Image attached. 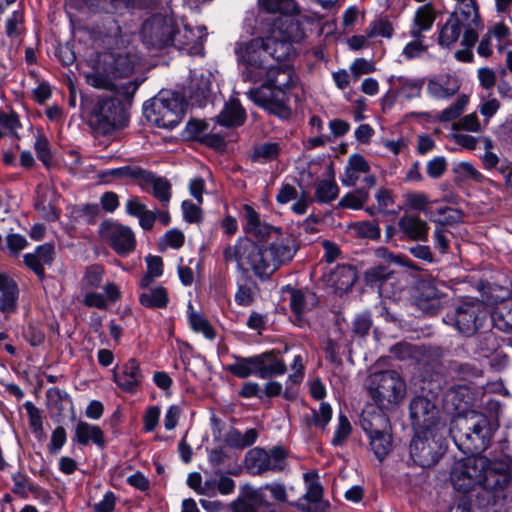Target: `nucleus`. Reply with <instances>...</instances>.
Here are the masks:
<instances>
[{"label":"nucleus","instance_id":"nucleus-1","mask_svg":"<svg viewBox=\"0 0 512 512\" xmlns=\"http://www.w3.org/2000/svg\"><path fill=\"white\" fill-rule=\"evenodd\" d=\"M298 249L299 244L293 235L282 237L267 247L240 239L223 250V259L225 263L236 262L242 271L249 266L257 277L266 279L281 265L290 262Z\"/></svg>","mask_w":512,"mask_h":512},{"label":"nucleus","instance_id":"nucleus-2","mask_svg":"<svg viewBox=\"0 0 512 512\" xmlns=\"http://www.w3.org/2000/svg\"><path fill=\"white\" fill-rule=\"evenodd\" d=\"M138 61L139 56L133 47L100 54L92 72L86 74V81L94 88L114 92L129 99L141 82L134 79L119 83V80L131 76Z\"/></svg>","mask_w":512,"mask_h":512},{"label":"nucleus","instance_id":"nucleus-3","mask_svg":"<svg viewBox=\"0 0 512 512\" xmlns=\"http://www.w3.org/2000/svg\"><path fill=\"white\" fill-rule=\"evenodd\" d=\"M262 84L251 88L246 95L257 106L281 119H288L292 110L288 92L298 85L299 78L289 65L267 66Z\"/></svg>","mask_w":512,"mask_h":512},{"label":"nucleus","instance_id":"nucleus-4","mask_svg":"<svg viewBox=\"0 0 512 512\" xmlns=\"http://www.w3.org/2000/svg\"><path fill=\"white\" fill-rule=\"evenodd\" d=\"M456 445L466 454L486 450L492 438L488 417L475 410L457 414L449 429Z\"/></svg>","mask_w":512,"mask_h":512},{"label":"nucleus","instance_id":"nucleus-5","mask_svg":"<svg viewBox=\"0 0 512 512\" xmlns=\"http://www.w3.org/2000/svg\"><path fill=\"white\" fill-rule=\"evenodd\" d=\"M368 392L380 410H392L404 399L406 384L394 370L372 373L368 378Z\"/></svg>","mask_w":512,"mask_h":512},{"label":"nucleus","instance_id":"nucleus-6","mask_svg":"<svg viewBox=\"0 0 512 512\" xmlns=\"http://www.w3.org/2000/svg\"><path fill=\"white\" fill-rule=\"evenodd\" d=\"M144 116L153 125L172 129L179 124L183 115V99L176 92L161 91L144 105Z\"/></svg>","mask_w":512,"mask_h":512},{"label":"nucleus","instance_id":"nucleus-7","mask_svg":"<svg viewBox=\"0 0 512 512\" xmlns=\"http://www.w3.org/2000/svg\"><path fill=\"white\" fill-rule=\"evenodd\" d=\"M484 469L481 471V486L476 497L487 498L490 503V497L493 503L497 498L502 497V493L508 487L512 476V458L506 456L501 459H489L484 456Z\"/></svg>","mask_w":512,"mask_h":512},{"label":"nucleus","instance_id":"nucleus-8","mask_svg":"<svg viewBox=\"0 0 512 512\" xmlns=\"http://www.w3.org/2000/svg\"><path fill=\"white\" fill-rule=\"evenodd\" d=\"M267 48L269 43L266 44L262 37L236 44L235 53L238 61L244 65L241 72L243 81L253 84L262 82L268 66L266 64Z\"/></svg>","mask_w":512,"mask_h":512},{"label":"nucleus","instance_id":"nucleus-9","mask_svg":"<svg viewBox=\"0 0 512 512\" xmlns=\"http://www.w3.org/2000/svg\"><path fill=\"white\" fill-rule=\"evenodd\" d=\"M302 37L303 32L297 21L287 19L279 24L275 23L272 35L264 38L266 44L269 43L267 56L277 61L289 59L294 53L292 43L300 41Z\"/></svg>","mask_w":512,"mask_h":512},{"label":"nucleus","instance_id":"nucleus-10","mask_svg":"<svg viewBox=\"0 0 512 512\" xmlns=\"http://www.w3.org/2000/svg\"><path fill=\"white\" fill-rule=\"evenodd\" d=\"M488 315L489 310L483 301L468 299L460 302L447 318L459 333L471 336L483 326Z\"/></svg>","mask_w":512,"mask_h":512},{"label":"nucleus","instance_id":"nucleus-11","mask_svg":"<svg viewBox=\"0 0 512 512\" xmlns=\"http://www.w3.org/2000/svg\"><path fill=\"white\" fill-rule=\"evenodd\" d=\"M443 431L416 432L410 444V455L417 465L426 468L439 461L445 450Z\"/></svg>","mask_w":512,"mask_h":512},{"label":"nucleus","instance_id":"nucleus-12","mask_svg":"<svg viewBox=\"0 0 512 512\" xmlns=\"http://www.w3.org/2000/svg\"><path fill=\"white\" fill-rule=\"evenodd\" d=\"M483 463L484 456H469L456 461L450 474L453 487L464 494L480 491Z\"/></svg>","mask_w":512,"mask_h":512},{"label":"nucleus","instance_id":"nucleus-13","mask_svg":"<svg viewBox=\"0 0 512 512\" xmlns=\"http://www.w3.org/2000/svg\"><path fill=\"white\" fill-rule=\"evenodd\" d=\"M287 457L288 451L281 446L269 450L256 447L248 451L245 463L253 475H262L269 471L282 472L286 468Z\"/></svg>","mask_w":512,"mask_h":512},{"label":"nucleus","instance_id":"nucleus-14","mask_svg":"<svg viewBox=\"0 0 512 512\" xmlns=\"http://www.w3.org/2000/svg\"><path fill=\"white\" fill-rule=\"evenodd\" d=\"M122 108L113 98L100 99L93 108L89 125L98 133L107 135L122 124Z\"/></svg>","mask_w":512,"mask_h":512},{"label":"nucleus","instance_id":"nucleus-15","mask_svg":"<svg viewBox=\"0 0 512 512\" xmlns=\"http://www.w3.org/2000/svg\"><path fill=\"white\" fill-rule=\"evenodd\" d=\"M174 32V19L170 16L157 14L143 23L141 36L147 46L160 49L171 44Z\"/></svg>","mask_w":512,"mask_h":512},{"label":"nucleus","instance_id":"nucleus-16","mask_svg":"<svg viewBox=\"0 0 512 512\" xmlns=\"http://www.w3.org/2000/svg\"><path fill=\"white\" fill-rule=\"evenodd\" d=\"M410 419L416 432L445 430V425L440 421L439 409L428 398L414 397L409 406Z\"/></svg>","mask_w":512,"mask_h":512},{"label":"nucleus","instance_id":"nucleus-17","mask_svg":"<svg viewBox=\"0 0 512 512\" xmlns=\"http://www.w3.org/2000/svg\"><path fill=\"white\" fill-rule=\"evenodd\" d=\"M307 484L305 494L293 505L301 512H328L330 503L323 498L324 489L318 479V474L308 472L304 474Z\"/></svg>","mask_w":512,"mask_h":512},{"label":"nucleus","instance_id":"nucleus-18","mask_svg":"<svg viewBox=\"0 0 512 512\" xmlns=\"http://www.w3.org/2000/svg\"><path fill=\"white\" fill-rule=\"evenodd\" d=\"M101 237L109 242L120 255L128 254L135 248V237L132 230L117 222H103L100 226Z\"/></svg>","mask_w":512,"mask_h":512},{"label":"nucleus","instance_id":"nucleus-19","mask_svg":"<svg viewBox=\"0 0 512 512\" xmlns=\"http://www.w3.org/2000/svg\"><path fill=\"white\" fill-rule=\"evenodd\" d=\"M448 286L435 278L424 279L419 285L417 306L427 314L434 315L441 309V299L446 296Z\"/></svg>","mask_w":512,"mask_h":512},{"label":"nucleus","instance_id":"nucleus-20","mask_svg":"<svg viewBox=\"0 0 512 512\" xmlns=\"http://www.w3.org/2000/svg\"><path fill=\"white\" fill-rule=\"evenodd\" d=\"M463 22L464 35L462 45L474 46L478 40L477 29L481 25L478 5L476 0L461 5H456L451 13Z\"/></svg>","mask_w":512,"mask_h":512},{"label":"nucleus","instance_id":"nucleus-21","mask_svg":"<svg viewBox=\"0 0 512 512\" xmlns=\"http://www.w3.org/2000/svg\"><path fill=\"white\" fill-rule=\"evenodd\" d=\"M233 512H277L275 504L269 502L262 487H246L242 496L232 503Z\"/></svg>","mask_w":512,"mask_h":512},{"label":"nucleus","instance_id":"nucleus-22","mask_svg":"<svg viewBox=\"0 0 512 512\" xmlns=\"http://www.w3.org/2000/svg\"><path fill=\"white\" fill-rule=\"evenodd\" d=\"M206 35L205 27L192 28L183 25L180 28L175 23V32L171 44L180 50H187L189 53H199L203 48Z\"/></svg>","mask_w":512,"mask_h":512},{"label":"nucleus","instance_id":"nucleus-23","mask_svg":"<svg viewBox=\"0 0 512 512\" xmlns=\"http://www.w3.org/2000/svg\"><path fill=\"white\" fill-rule=\"evenodd\" d=\"M113 378L123 391L136 392L143 379L140 364L133 358L129 359L118 370H114Z\"/></svg>","mask_w":512,"mask_h":512},{"label":"nucleus","instance_id":"nucleus-24","mask_svg":"<svg viewBox=\"0 0 512 512\" xmlns=\"http://www.w3.org/2000/svg\"><path fill=\"white\" fill-rule=\"evenodd\" d=\"M19 287L16 281L5 273L0 272V312L5 318L17 311Z\"/></svg>","mask_w":512,"mask_h":512},{"label":"nucleus","instance_id":"nucleus-25","mask_svg":"<svg viewBox=\"0 0 512 512\" xmlns=\"http://www.w3.org/2000/svg\"><path fill=\"white\" fill-rule=\"evenodd\" d=\"M460 86L456 76L441 74L428 79L427 92L436 99H449L459 91Z\"/></svg>","mask_w":512,"mask_h":512},{"label":"nucleus","instance_id":"nucleus-26","mask_svg":"<svg viewBox=\"0 0 512 512\" xmlns=\"http://www.w3.org/2000/svg\"><path fill=\"white\" fill-rule=\"evenodd\" d=\"M474 395L471 388L464 385L453 386L445 393L443 402L444 406L457 414H463L467 408L472 404Z\"/></svg>","mask_w":512,"mask_h":512},{"label":"nucleus","instance_id":"nucleus-27","mask_svg":"<svg viewBox=\"0 0 512 512\" xmlns=\"http://www.w3.org/2000/svg\"><path fill=\"white\" fill-rule=\"evenodd\" d=\"M279 352L274 350L256 355L257 370L256 375L260 378H272L283 375L286 370V364L278 356Z\"/></svg>","mask_w":512,"mask_h":512},{"label":"nucleus","instance_id":"nucleus-28","mask_svg":"<svg viewBox=\"0 0 512 512\" xmlns=\"http://www.w3.org/2000/svg\"><path fill=\"white\" fill-rule=\"evenodd\" d=\"M398 227L400 232L411 241L425 242L428 240V223L417 215H402L398 221Z\"/></svg>","mask_w":512,"mask_h":512},{"label":"nucleus","instance_id":"nucleus-29","mask_svg":"<svg viewBox=\"0 0 512 512\" xmlns=\"http://www.w3.org/2000/svg\"><path fill=\"white\" fill-rule=\"evenodd\" d=\"M139 186L148 191V187L152 188L153 196L161 203L163 207H167L171 199V183L164 177L145 170L143 178Z\"/></svg>","mask_w":512,"mask_h":512},{"label":"nucleus","instance_id":"nucleus-30","mask_svg":"<svg viewBox=\"0 0 512 512\" xmlns=\"http://www.w3.org/2000/svg\"><path fill=\"white\" fill-rule=\"evenodd\" d=\"M447 374L456 381L472 382L482 376V369L475 362L450 360L447 363Z\"/></svg>","mask_w":512,"mask_h":512},{"label":"nucleus","instance_id":"nucleus-31","mask_svg":"<svg viewBox=\"0 0 512 512\" xmlns=\"http://www.w3.org/2000/svg\"><path fill=\"white\" fill-rule=\"evenodd\" d=\"M436 19V12L432 5L425 4L420 6L412 19L409 35L410 37H416L417 35H424L425 32L429 31Z\"/></svg>","mask_w":512,"mask_h":512},{"label":"nucleus","instance_id":"nucleus-32","mask_svg":"<svg viewBox=\"0 0 512 512\" xmlns=\"http://www.w3.org/2000/svg\"><path fill=\"white\" fill-rule=\"evenodd\" d=\"M245 119L246 112L237 99L230 100L217 116V122L225 127L240 126Z\"/></svg>","mask_w":512,"mask_h":512},{"label":"nucleus","instance_id":"nucleus-33","mask_svg":"<svg viewBox=\"0 0 512 512\" xmlns=\"http://www.w3.org/2000/svg\"><path fill=\"white\" fill-rule=\"evenodd\" d=\"M464 32L463 22L453 14H450L445 24L442 26L438 36V43L442 47H450L456 43Z\"/></svg>","mask_w":512,"mask_h":512},{"label":"nucleus","instance_id":"nucleus-34","mask_svg":"<svg viewBox=\"0 0 512 512\" xmlns=\"http://www.w3.org/2000/svg\"><path fill=\"white\" fill-rule=\"evenodd\" d=\"M75 439L81 445H87L90 441L99 447H103L105 440L103 431L97 425H91L79 421L75 427Z\"/></svg>","mask_w":512,"mask_h":512},{"label":"nucleus","instance_id":"nucleus-35","mask_svg":"<svg viewBox=\"0 0 512 512\" xmlns=\"http://www.w3.org/2000/svg\"><path fill=\"white\" fill-rule=\"evenodd\" d=\"M494 326L503 332H512V300L497 302L492 313Z\"/></svg>","mask_w":512,"mask_h":512},{"label":"nucleus","instance_id":"nucleus-36","mask_svg":"<svg viewBox=\"0 0 512 512\" xmlns=\"http://www.w3.org/2000/svg\"><path fill=\"white\" fill-rule=\"evenodd\" d=\"M141 305L151 309H163L167 307L169 296L166 288L157 286L142 291L139 295Z\"/></svg>","mask_w":512,"mask_h":512},{"label":"nucleus","instance_id":"nucleus-37","mask_svg":"<svg viewBox=\"0 0 512 512\" xmlns=\"http://www.w3.org/2000/svg\"><path fill=\"white\" fill-rule=\"evenodd\" d=\"M331 281L338 290H349L357 281L356 269L351 265H338L331 273Z\"/></svg>","mask_w":512,"mask_h":512},{"label":"nucleus","instance_id":"nucleus-38","mask_svg":"<svg viewBox=\"0 0 512 512\" xmlns=\"http://www.w3.org/2000/svg\"><path fill=\"white\" fill-rule=\"evenodd\" d=\"M259 6L267 13L293 16L299 13L295 0H258Z\"/></svg>","mask_w":512,"mask_h":512},{"label":"nucleus","instance_id":"nucleus-39","mask_svg":"<svg viewBox=\"0 0 512 512\" xmlns=\"http://www.w3.org/2000/svg\"><path fill=\"white\" fill-rule=\"evenodd\" d=\"M370 446L375 456L382 461L392 450L391 435L385 430L381 429L369 437Z\"/></svg>","mask_w":512,"mask_h":512},{"label":"nucleus","instance_id":"nucleus-40","mask_svg":"<svg viewBox=\"0 0 512 512\" xmlns=\"http://www.w3.org/2000/svg\"><path fill=\"white\" fill-rule=\"evenodd\" d=\"M226 370L238 378H247L252 374L256 375V355L252 357L236 356L235 362L229 364Z\"/></svg>","mask_w":512,"mask_h":512},{"label":"nucleus","instance_id":"nucleus-41","mask_svg":"<svg viewBox=\"0 0 512 512\" xmlns=\"http://www.w3.org/2000/svg\"><path fill=\"white\" fill-rule=\"evenodd\" d=\"M316 303L315 295L312 293H305L301 290H292L290 296V307L295 316L300 319L301 316L309 310V305L313 306Z\"/></svg>","mask_w":512,"mask_h":512},{"label":"nucleus","instance_id":"nucleus-42","mask_svg":"<svg viewBox=\"0 0 512 512\" xmlns=\"http://www.w3.org/2000/svg\"><path fill=\"white\" fill-rule=\"evenodd\" d=\"M258 433L255 429H248L245 433H241L237 429H231L225 435V442L233 448H245L255 443Z\"/></svg>","mask_w":512,"mask_h":512},{"label":"nucleus","instance_id":"nucleus-43","mask_svg":"<svg viewBox=\"0 0 512 512\" xmlns=\"http://www.w3.org/2000/svg\"><path fill=\"white\" fill-rule=\"evenodd\" d=\"M332 418V408L328 403L322 402L318 410L311 409L305 416L306 424L324 430Z\"/></svg>","mask_w":512,"mask_h":512},{"label":"nucleus","instance_id":"nucleus-44","mask_svg":"<svg viewBox=\"0 0 512 512\" xmlns=\"http://www.w3.org/2000/svg\"><path fill=\"white\" fill-rule=\"evenodd\" d=\"M500 348V341L492 331H485L476 337V352L483 357H489Z\"/></svg>","mask_w":512,"mask_h":512},{"label":"nucleus","instance_id":"nucleus-45","mask_svg":"<svg viewBox=\"0 0 512 512\" xmlns=\"http://www.w3.org/2000/svg\"><path fill=\"white\" fill-rule=\"evenodd\" d=\"M339 188L333 179H326L317 182L315 187V198L320 203H329L338 197Z\"/></svg>","mask_w":512,"mask_h":512},{"label":"nucleus","instance_id":"nucleus-46","mask_svg":"<svg viewBox=\"0 0 512 512\" xmlns=\"http://www.w3.org/2000/svg\"><path fill=\"white\" fill-rule=\"evenodd\" d=\"M388 418L382 412L374 414H363L360 420L361 427L370 437L381 429H385Z\"/></svg>","mask_w":512,"mask_h":512},{"label":"nucleus","instance_id":"nucleus-47","mask_svg":"<svg viewBox=\"0 0 512 512\" xmlns=\"http://www.w3.org/2000/svg\"><path fill=\"white\" fill-rule=\"evenodd\" d=\"M393 272L385 266H376L369 268L365 272V281L371 287H377L381 290L383 284L391 279Z\"/></svg>","mask_w":512,"mask_h":512},{"label":"nucleus","instance_id":"nucleus-48","mask_svg":"<svg viewBox=\"0 0 512 512\" xmlns=\"http://www.w3.org/2000/svg\"><path fill=\"white\" fill-rule=\"evenodd\" d=\"M411 38L412 40L408 42L402 50V55L406 60L420 58L428 51V45L425 43L424 35H417Z\"/></svg>","mask_w":512,"mask_h":512},{"label":"nucleus","instance_id":"nucleus-49","mask_svg":"<svg viewBox=\"0 0 512 512\" xmlns=\"http://www.w3.org/2000/svg\"><path fill=\"white\" fill-rule=\"evenodd\" d=\"M279 152L280 146L278 143H262L254 147L251 158L253 161H272L278 157Z\"/></svg>","mask_w":512,"mask_h":512},{"label":"nucleus","instance_id":"nucleus-50","mask_svg":"<svg viewBox=\"0 0 512 512\" xmlns=\"http://www.w3.org/2000/svg\"><path fill=\"white\" fill-rule=\"evenodd\" d=\"M469 102V96L463 94L459 96L455 103L441 111L438 116L440 122H449L458 118L464 111Z\"/></svg>","mask_w":512,"mask_h":512},{"label":"nucleus","instance_id":"nucleus-51","mask_svg":"<svg viewBox=\"0 0 512 512\" xmlns=\"http://www.w3.org/2000/svg\"><path fill=\"white\" fill-rule=\"evenodd\" d=\"M145 170L138 166H124L120 168L110 169L103 172V176H112L115 178H131L139 185Z\"/></svg>","mask_w":512,"mask_h":512},{"label":"nucleus","instance_id":"nucleus-52","mask_svg":"<svg viewBox=\"0 0 512 512\" xmlns=\"http://www.w3.org/2000/svg\"><path fill=\"white\" fill-rule=\"evenodd\" d=\"M352 432V426L350 421L344 414H339L338 423L335 428V432L331 443L333 446H342L349 438Z\"/></svg>","mask_w":512,"mask_h":512},{"label":"nucleus","instance_id":"nucleus-53","mask_svg":"<svg viewBox=\"0 0 512 512\" xmlns=\"http://www.w3.org/2000/svg\"><path fill=\"white\" fill-rule=\"evenodd\" d=\"M189 323L195 332H201L208 339H214L215 331L208 320L195 311L189 313Z\"/></svg>","mask_w":512,"mask_h":512},{"label":"nucleus","instance_id":"nucleus-54","mask_svg":"<svg viewBox=\"0 0 512 512\" xmlns=\"http://www.w3.org/2000/svg\"><path fill=\"white\" fill-rule=\"evenodd\" d=\"M0 127L6 131L5 133L18 137L17 131L22 127L18 114L13 110H0Z\"/></svg>","mask_w":512,"mask_h":512},{"label":"nucleus","instance_id":"nucleus-55","mask_svg":"<svg viewBox=\"0 0 512 512\" xmlns=\"http://www.w3.org/2000/svg\"><path fill=\"white\" fill-rule=\"evenodd\" d=\"M369 198L368 191L361 188L354 193H348L340 200V206L345 208L359 209Z\"/></svg>","mask_w":512,"mask_h":512},{"label":"nucleus","instance_id":"nucleus-56","mask_svg":"<svg viewBox=\"0 0 512 512\" xmlns=\"http://www.w3.org/2000/svg\"><path fill=\"white\" fill-rule=\"evenodd\" d=\"M393 32L394 28L388 20L379 19L370 24L366 30V36L368 38H373L376 36L391 38Z\"/></svg>","mask_w":512,"mask_h":512},{"label":"nucleus","instance_id":"nucleus-57","mask_svg":"<svg viewBox=\"0 0 512 512\" xmlns=\"http://www.w3.org/2000/svg\"><path fill=\"white\" fill-rule=\"evenodd\" d=\"M34 149L36 151L38 159L45 165L49 166L52 155L50 151V145L47 138L44 135L39 134L36 138Z\"/></svg>","mask_w":512,"mask_h":512},{"label":"nucleus","instance_id":"nucleus-58","mask_svg":"<svg viewBox=\"0 0 512 512\" xmlns=\"http://www.w3.org/2000/svg\"><path fill=\"white\" fill-rule=\"evenodd\" d=\"M454 130H466L470 132H480L482 130L481 124L478 120L476 113H471L463 116L459 121L453 123Z\"/></svg>","mask_w":512,"mask_h":512},{"label":"nucleus","instance_id":"nucleus-59","mask_svg":"<svg viewBox=\"0 0 512 512\" xmlns=\"http://www.w3.org/2000/svg\"><path fill=\"white\" fill-rule=\"evenodd\" d=\"M264 492L268 491L274 500L275 503H287L288 502V493L286 486L283 483L274 482L270 484H265L262 486Z\"/></svg>","mask_w":512,"mask_h":512},{"label":"nucleus","instance_id":"nucleus-60","mask_svg":"<svg viewBox=\"0 0 512 512\" xmlns=\"http://www.w3.org/2000/svg\"><path fill=\"white\" fill-rule=\"evenodd\" d=\"M256 284L239 285L235 294V301L240 306H249L254 302Z\"/></svg>","mask_w":512,"mask_h":512},{"label":"nucleus","instance_id":"nucleus-61","mask_svg":"<svg viewBox=\"0 0 512 512\" xmlns=\"http://www.w3.org/2000/svg\"><path fill=\"white\" fill-rule=\"evenodd\" d=\"M104 270L101 266L92 265L87 268L83 282L85 287L96 288L102 281Z\"/></svg>","mask_w":512,"mask_h":512},{"label":"nucleus","instance_id":"nucleus-62","mask_svg":"<svg viewBox=\"0 0 512 512\" xmlns=\"http://www.w3.org/2000/svg\"><path fill=\"white\" fill-rule=\"evenodd\" d=\"M210 91V83L205 78L200 79H192L190 83V98H195L197 100L201 98H206L207 94Z\"/></svg>","mask_w":512,"mask_h":512},{"label":"nucleus","instance_id":"nucleus-63","mask_svg":"<svg viewBox=\"0 0 512 512\" xmlns=\"http://www.w3.org/2000/svg\"><path fill=\"white\" fill-rule=\"evenodd\" d=\"M427 174L434 179L440 178L447 169L446 159L442 156H437L428 161L427 166Z\"/></svg>","mask_w":512,"mask_h":512},{"label":"nucleus","instance_id":"nucleus-64","mask_svg":"<svg viewBox=\"0 0 512 512\" xmlns=\"http://www.w3.org/2000/svg\"><path fill=\"white\" fill-rule=\"evenodd\" d=\"M23 23V15L19 11H14L6 21V34L10 38L20 36V26Z\"/></svg>","mask_w":512,"mask_h":512}]
</instances>
